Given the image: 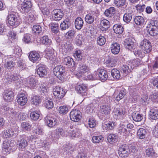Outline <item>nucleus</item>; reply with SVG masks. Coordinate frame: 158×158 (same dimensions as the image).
<instances>
[{
  "label": "nucleus",
  "instance_id": "1",
  "mask_svg": "<svg viewBox=\"0 0 158 158\" xmlns=\"http://www.w3.org/2000/svg\"><path fill=\"white\" fill-rule=\"evenodd\" d=\"M147 32L150 35L155 36L158 34V21L151 20L148 24L146 27Z\"/></svg>",
  "mask_w": 158,
  "mask_h": 158
},
{
  "label": "nucleus",
  "instance_id": "2",
  "mask_svg": "<svg viewBox=\"0 0 158 158\" xmlns=\"http://www.w3.org/2000/svg\"><path fill=\"white\" fill-rule=\"evenodd\" d=\"M31 138V136H28L25 135H20L17 137V144L19 149H23L28 145Z\"/></svg>",
  "mask_w": 158,
  "mask_h": 158
},
{
  "label": "nucleus",
  "instance_id": "3",
  "mask_svg": "<svg viewBox=\"0 0 158 158\" xmlns=\"http://www.w3.org/2000/svg\"><path fill=\"white\" fill-rule=\"evenodd\" d=\"M53 94L56 101L60 102L61 99L64 96L66 92L62 88L55 86L53 89Z\"/></svg>",
  "mask_w": 158,
  "mask_h": 158
},
{
  "label": "nucleus",
  "instance_id": "4",
  "mask_svg": "<svg viewBox=\"0 0 158 158\" xmlns=\"http://www.w3.org/2000/svg\"><path fill=\"white\" fill-rule=\"evenodd\" d=\"M22 2L21 4L20 11L23 13L27 14L31 10L32 3L31 0H20Z\"/></svg>",
  "mask_w": 158,
  "mask_h": 158
},
{
  "label": "nucleus",
  "instance_id": "5",
  "mask_svg": "<svg viewBox=\"0 0 158 158\" xmlns=\"http://www.w3.org/2000/svg\"><path fill=\"white\" fill-rule=\"evenodd\" d=\"M65 72L64 67L61 65L56 66L53 69L54 74L61 81L63 80L64 79V77Z\"/></svg>",
  "mask_w": 158,
  "mask_h": 158
},
{
  "label": "nucleus",
  "instance_id": "6",
  "mask_svg": "<svg viewBox=\"0 0 158 158\" xmlns=\"http://www.w3.org/2000/svg\"><path fill=\"white\" fill-rule=\"evenodd\" d=\"M139 47L146 53H149L152 49L151 42L148 40L145 39L140 42Z\"/></svg>",
  "mask_w": 158,
  "mask_h": 158
},
{
  "label": "nucleus",
  "instance_id": "7",
  "mask_svg": "<svg viewBox=\"0 0 158 158\" xmlns=\"http://www.w3.org/2000/svg\"><path fill=\"white\" fill-rule=\"evenodd\" d=\"M81 113L78 110H73L70 113L71 119L74 122H78L81 118Z\"/></svg>",
  "mask_w": 158,
  "mask_h": 158
},
{
  "label": "nucleus",
  "instance_id": "8",
  "mask_svg": "<svg viewBox=\"0 0 158 158\" xmlns=\"http://www.w3.org/2000/svg\"><path fill=\"white\" fill-rule=\"evenodd\" d=\"M78 67L77 71V75H79V77L85 76L86 73L89 71V68L85 64H80Z\"/></svg>",
  "mask_w": 158,
  "mask_h": 158
},
{
  "label": "nucleus",
  "instance_id": "9",
  "mask_svg": "<svg viewBox=\"0 0 158 158\" xmlns=\"http://www.w3.org/2000/svg\"><path fill=\"white\" fill-rule=\"evenodd\" d=\"M3 98L7 102L12 101L14 98V94L11 89H6L3 93Z\"/></svg>",
  "mask_w": 158,
  "mask_h": 158
},
{
  "label": "nucleus",
  "instance_id": "10",
  "mask_svg": "<svg viewBox=\"0 0 158 158\" xmlns=\"http://www.w3.org/2000/svg\"><path fill=\"white\" fill-rule=\"evenodd\" d=\"M135 42V39L131 37L126 39L124 41V47L132 51L134 48Z\"/></svg>",
  "mask_w": 158,
  "mask_h": 158
},
{
  "label": "nucleus",
  "instance_id": "11",
  "mask_svg": "<svg viewBox=\"0 0 158 158\" xmlns=\"http://www.w3.org/2000/svg\"><path fill=\"white\" fill-rule=\"evenodd\" d=\"M4 59L5 60V62L4 64V67L8 69H13L15 65L14 58L12 57L11 56H9L5 57L3 59V61Z\"/></svg>",
  "mask_w": 158,
  "mask_h": 158
},
{
  "label": "nucleus",
  "instance_id": "12",
  "mask_svg": "<svg viewBox=\"0 0 158 158\" xmlns=\"http://www.w3.org/2000/svg\"><path fill=\"white\" fill-rule=\"evenodd\" d=\"M52 19L53 20L58 21L60 20L64 16V13L60 9H55L53 10L52 13Z\"/></svg>",
  "mask_w": 158,
  "mask_h": 158
},
{
  "label": "nucleus",
  "instance_id": "13",
  "mask_svg": "<svg viewBox=\"0 0 158 158\" xmlns=\"http://www.w3.org/2000/svg\"><path fill=\"white\" fill-rule=\"evenodd\" d=\"M61 47L62 51L64 54L65 55L73 48L72 45L69 41L64 43L62 45Z\"/></svg>",
  "mask_w": 158,
  "mask_h": 158
},
{
  "label": "nucleus",
  "instance_id": "14",
  "mask_svg": "<svg viewBox=\"0 0 158 158\" xmlns=\"http://www.w3.org/2000/svg\"><path fill=\"white\" fill-rule=\"evenodd\" d=\"M46 57L52 61H56L57 58L54 53V50L52 49L48 48L45 51Z\"/></svg>",
  "mask_w": 158,
  "mask_h": 158
},
{
  "label": "nucleus",
  "instance_id": "15",
  "mask_svg": "<svg viewBox=\"0 0 158 158\" xmlns=\"http://www.w3.org/2000/svg\"><path fill=\"white\" fill-rule=\"evenodd\" d=\"M8 21L9 24L11 26H17L19 24L17 16L13 14H10L8 15Z\"/></svg>",
  "mask_w": 158,
  "mask_h": 158
},
{
  "label": "nucleus",
  "instance_id": "16",
  "mask_svg": "<svg viewBox=\"0 0 158 158\" xmlns=\"http://www.w3.org/2000/svg\"><path fill=\"white\" fill-rule=\"evenodd\" d=\"M70 131L68 128L64 127H60L56 130V135L57 137H59L60 135L64 136H67L68 133Z\"/></svg>",
  "mask_w": 158,
  "mask_h": 158
},
{
  "label": "nucleus",
  "instance_id": "17",
  "mask_svg": "<svg viewBox=\"0 0 158 158\" xmlns=\"http://www.w3.org/2000/svg\"><path fill=\"white\" fill-rule=\"evenodd\" d=\"M37 70V74L40 77H43L46 75L47 71L45 65L40 64L38 66Z\"/></svg>",
  "mask_w": 158,
  "mask_h": 158
},
{
  "label": "nucleus",
  "instance_id": "18",
  "mask_svg": "<svg viewBox=\"0 0 158 158\" xmlns=\"http://www.w3.org/2000/svg\"><path fill=\"white\" fill-rule=\"evenodd\" d=\"M114 117L117 119L122 118L125 114V112L122 108H115L113 110Z\"/></svg>",
  "mask_w": 158,
  "mask_h": 158
},
{
  "label": "nucleus",
  "instance_id": "19",
  "mask_svg": "<svg viewBox=\"0 0 158 158\" xmlns=\"http://www.w3.org/2000/svg\"><path fill=\"white\" fill-rule=\"evenodd\" d=\"M110 111V107L108 105H103L101 107V113L106 118H109Z\"/></svg>",
  "mask_w": 158,
  "mask_h": 158
},
{
  "label": "nucleus",
  "instance_id": "20",
  "mask_svg": "<svg viewBox=\"0 0 158 158\" xmlns=\"http://www.w3.org/2000/svg\"><path fill=\"white\" fill-rule=\"evenodd\" d=\"M30 60L33 62H35L40 60V56L39 54L35 51L31 52L28 56Z\"/></svg>",
  "mask_w": 158,
  "mask_h": 158
},
{
  "label": "nucleus",
  "instance_id": "21",
  "mask_svg": "<svg viewBox=\"0 0 158 158\" xmlns=\"http://www.w3.org/2000/svg\"><path fill=\"white\" fill-rule=\"evenodd\" d=\"M27 97L24 94H20L18 96L17 102L21 106H24L27 102Z\"/></svg>",
  "mask_w": 158,
  "mask_h": 158
},
{
  "label": "nucleus",
  "instance_id": "22",
  "mask_svg": "<svg viewBox=\"0 0 158 158\" xmlns=\"http://www.w3.org/2000/svg\"><path fill=\"white\" fill-rule=\"evenodd\" d=\"M110 27L109 21L106 19L102 20L100 22V29L102 31L107 30Z\"/></svg>",
  "mask_w": 158,
  "mask_h": 158
},
{
  "label": "nucleus",
  "instance_id": "23",
  "mask_svg": "<svg viewBox=\"0 0 158 158\" xmlns=\"http://www.w3.org/2000/svg\"><path fill=\"white\" fill-rule=\"evenodd\" d=\"M98 71V76L99 77V80L102 81L106 80L108 77L107 72L102 69H99Z\"/></svg>",
  "mask_w": 158,
  "mask_h": 158
},
{
  "label": "nucleus",
  "instance_id": "24",
  "mask_svg": "<svg viewBox=\"0 0 158 158\" xmlns=\"http://www.w3.org/2000/svg\"><path fill=\"white\" fill-rule=\"evenodd\" d=\"M77 92L82 95H84L87 90V87L84 84L78 85L76 87Z\"/></svg>",
  "mask_w": 158,
  "mask_h": 158
},
{
  "label": "nucleus",
  "instance_id": "25",
  "mask_svg": "<svg viewBox=\"0 0 158 158\" xmlns=\"http://www.w3.org/2000/svg\"><path fill=\"white\" fill-rule=\"evenodd\" d=\"M110 48L111 52L114 54H117L119 52L120 46L119 44L117 43L112 44Z\"/></svg>",
  "mask_w": 158,
  "mask_h": 158
},
{
  "label": "nucleus",
  "instance_id": "26",
  "mask_svg": "<svg viewBox=\"0 0 158 158\" xmlns=\"http://www.w3.org/2000/svg\"><path fill=\"white\" fill-rule=\"evenodd\" d=\"M45 120L47 125L49 127H52L57 124L56 120L55 118L46 117Z\"/></svg>",
  "mask_w": 158,
  "mask_h": 158
},
{
  "label": "nucleus",
  "instance_id": "27",
  "mask_svg": "<svg viewBox=\"0 0 158 158\" xmlns=\"http://www.w3.org/2000/svg\"><path fill=\"white\" fill-rule=\"evenodd\" d=\"M19 78L17 77H14L12 74L7 73L5 75L4 80L6 82L10 83L13 81L17 80Z\"/></svg>",
  "mask_w": 158,
  "mask_h": 158
},
{
  "label": "nucleus",
  "instance_id": "28",
  "mask_svg": "<svg viewBox=\"0 0 158 158\" xmlns=\"http://www.w3.org/2000/svg\"><path fill=\"white\" fill-rule=\"evenodd\" d=\"M70 26V22L69 19H66L61 23L60 27L61 31H64L68 29Z\"/></svg>",
  "mask_w": 158,
  "mask_h": 158
},
{
  "label": "nucleus",
  "instance_id": "29",
  "mask_svg": "<svg viewBox=\"0 0 158 158\" xmlns=\"http://www.w3.org/2000/svg\"><path fill=\"white\" fill-rule=\"evenodd\" d=\"M14 134L13 131L11 129L4 130L2 133V136L5 138H9L13 136Z\"/></svg>",
  "mask_w": 158,
  "mask_h": 158
},
{
  "label": "nucleus",
  "instance_id": "30",
  "mask_svg": "<svg viewBox=\"0 0 158 158\" xmlns=\"http://www.w3.org/2000/svg\"><path fill=\"white\" fill-rule=\"evenodd\" d=\"M84 22L80 17L77 18L75 21V24L76 28L78 30L81 29L83 26Z\"/></svg>",
  "mask_w": 158,
  "mask_h": 158
},
{
  "label": "nucleus",
  "instance_id": "31",
  "mask_svg": "<svg viewBox=\"0 0 158 158\" xmlns=\"http://www.w3.org/2000/svg\"><path fill=\"white\" fill-rule=\"evenodd\" d=\"M147 132L145 129L140 128L137 132V136L140 139H143L145 137Z\"/></svg>",
  "mask_w": 158,
  "mask_h": 158
},
{
  "label": "nucleus",
  "instance_id": "32",
  "mask_svg": "<svg viewBox=\"0 0 158 158\" xmlns=\"http://www.w3.org/2000/svg\"><path fill=\"white\" fill-rule=\"evenodd\" d=\"M36 82V79L32 77H29L27 79V85L31 88H34L35 86Z\"/></svg>",
  "mask_w": 158,
  "mask_h": 158
},
{
  "label": "nucleus",
  "instance_id": "33",
  "mask_svg": "<svg viewBox=\"0 0 158 158\" xmlns=\"http://www.w3.org/2000/svg\"><path fill=\"white\" fill-rule=\"evenodd\" d=\"M118 132L120 135H123L127 133L128 131L126 129L125 124H124L123 123H121L120 126L118 128Z\"/></svg>",
  "mask_w": 158,
  "mask_h": 158
},
{
  "label": "nucleus",
  "instance_id": "34",
  "mask_svg": "<svg viewBox=\"0 0 158 158\" xmlns=\"http://www.w3.org/2000/svg\"><path fill=\"white\" fill-rule=\"evenodd\" d=\"M149 117L153 120L158 119V110L154 109H151L149 113Z\"/></svg>",
  "mask_w": 158,
  "mask_h": 158
},
{
  "label": "nucleus",
  "instance_id": "35",
  "mask_svg": "<svg viewBox=\"0 0 158 158\" xmlns=\"http://www.w3.org/2000/svg\"><path fill=\"white\" fill-rule=\"evenodd\" d=\"M134 21L137 25L141 26L143 25L145 22L143 17L140 16H136L134 19Z\"/></svg>",
  "mask_w": 158,
  "mask_h": 158
},
{
  "label": "nucleus",
  "instance_id": "36",
  "mask_svg": "<svg viewBox=\"0 0 158 158\" xmlns=\"http://www.w3.org/2000/svg\"><path fill=\"white\" fill-rule=\"evenodd\" d=\"M32 31L35 34H42L44 31L42 30L41 27L38 25H34L33 27Z\"/></svg>",
  "mask_w": 158,
  "mask_h": 158
},
{
  "label": "nucleus",
  "instance_id": "37",
  "mask_svg": "<svg viewBox=\"0 0 158 158\" xmlns=\"http://www.w3.org/2000/svg\"><path fill=\"white\" fill-rule=\"evenodd\" d=\"M115 12V8L114 7H110L105 11L104 14L108 17H111L114 15Z\"/></svg>",
  "mask_w": 158,
  "mask_h": 158
},
{
  "label": "nucleus",
  "instance_id": "38",
  "mask_svg": "<svg viewBox=\"0 0 158 158\" xmlns=\"http://www.w3.org/2000/svg\"><path fill=\"white\" fill-rule=\"evenodd\" d=\"M68 129L70 131L68 133V136H69L72 137H77L79 136V133L77 130L76 129H73L70 128H68Z\"/></svg>",
  "mask_w": 158,
  "mask_h": 158
},
{
  "label": "nucleus",
  "instance_id": "39",
  "mask_svg": "<svg viewBox=\"0 0 158 158\" xmlns=\"http://www.w3.org/2000/svg\"><path fill=\"white\" fill-rule=\"evenodd\" d=\"M113 29L115 33L119 34H122L123 31L122 26L119 24L114 25L113 27Z\"/></svg>",
  "mask_w": 158,
  "mask_h": 158
},
{
  "label": "nucleus",
  "instance_id": "40",
  "mask_svg": "<svg viewBox=\"0 0 158 158\" xmlns=\"http://www.w3.org/2000/svg\"><path fill=\"white\" fill-rule=\"evenodd\" d=\"M12 149V146L9 143L6 141L3 142L2 146V150L3 152L6 153L10 152Z\"/></svg>",
  "mask_w": 158,
  "mask_h": 158
},
{
  "label": "nucleus",
  "instance_id": "41",
  "mask_svg": "<svg viewBox=\"0 0 158 158\" xmlns=\"http://www.w3.org/2000/svg\"><path fill=\"white\" fill-rule=\"evenodd\" d=\"M22 54V50L19 47L17 46L14 47L13 54L15 57L19 58L21 56Z\"/></svg>",
  "mask_w": 158,
  "mask_h": 158
},
{
  "label": "nucleus",
  "instance_id": "42",
  "mask_svg": "<svg viewBox=\"0 0 158 158\" xmlns=\"http://www.w3.org/2000/svg\"><path fill=\"white\" fill-rule=\"evenodd\" d=\"M40 112L37 110L31 112L30 117L31 119L34 121H36L38 119L40 118Z\"/></svg>",
  "mask_w": 158,
  "mask_h": 158
},
{
  "label": "nucleus",
  "instance_id": "43",
  "mask_svg": "<svg viewBox=\"0 0 158 158\" xmlns=\"http://www.w3.org/2000/svg\"><path fill=\"white\" fill-rule=\"evenodd\" d=\"M7 111V113L10 114H11L13 117H17L19 115L20 112H16L12 109L6 107L4 109Z\"/></svg>",
  "mask_w": 158,
  "mask_h": 158
},
{
  "label": "nucleus",
  "instance_id": "44",
  "mask_svg": "<svg viewBox=\"0 0 158 158\" xmlns=\"http://www.w3.org/2000/svg\"><path fill=\"white\" fill-rule=\"evenodd\" d=\"M133 120L136 122L140 121L143 119V116L137 112H133L132 114Z\"/></svg>",
  "mask_w": 158,
  "mask_h": 158
},
{
  "label": "nucleus",
  "instance_id": "45",
  "mask_svg": "<svg viewBox=\"0 0 158 158\" xmlns=\"http://www.w3.org/2000/svg\"><path fill=\"white\" fill-rule=\"evenodd\" d=\"M40 42L46 45H48L51 44V41L47 36H44L40 39Z\"/></svg>",
  "mask_w": 158,
  "mask_h": 158
},
{
  "label": "nucleus",
  "instance_id": "46",
  "mask_svg": "<svg viewBox=\"0 0 158 158\" xmlns=\"http://www.w3.org/2000/svg\"><path fill=\"white\" fill-rule=\"evenodd\" d=\"M111 75L114 78L117 79H119L121 76L119 71L115 69L111 70Z\"/></svg>",
  "mask_w": 158,
  "mask_h": 158
},
{
  "label": "nucleus",
  "instance_id": "47",
  "mask_svg": "<svg viewBox=\"0 0 158 158\" xmlns=\"http://www.w3.org/2000/svg\"><path fill=\"white\" fill-rule=\"evenodd\" d=\"M120 71L123 74L124 76L126 75L128 73L131 72V69L128 66L124 65L121 67Z\"/></svg>",
  "mask_w": 158,
  "mask_h": 158
},
{
  "label": "nucleus",
  "instance_id": "48",
  "mask_svg": "<svg viewBox=\"0 0 158 158\" xmlns=\"http://www.w3.org/2000/svg\"><path fill=\"white\" fill-rule=\"evenodd\" d=\"M73 56L76 60L79 61L81 60L83 57V54L80 50L76 51L73 54Z\"/></svg>",
  "mask_w": 158,
  "mask_h": 158
},
{
  "label": "nucleus",
  "instance_id": "49",
  "mask_svg": "<svg viewBox=\"0 0 158 158\" xmlns=\"http://www.w3.org/2000/svg\"><path fill=\"white\" fill-rule=\"evenodd\" d=\"M83 41V39L81 35L78 34L76 36L75 40V44L77 45L80 46L82 44Z\"/></svg>",
  "mask_w": 158,
  "mask_h": 158
},
{
  "label": "nucleus",
  "instance_id": "50",
  "mask_svg": "<svg viewBox=\"0 0 158 158\" xmlns=\"http://www.w3.org/2000/svg\"><path fill=\"white\" fill-rule=\"evenodd\" d=\"M41 102V98L40 96H35L33 97L31 99V103L35 105H38Z\"/></svg>",
  "mask_w": 158,
  "mask_h": 158
},
{
  "label": "nucleus",
  "instance_id": "51",
  "mask_svg": "<svg viewBox=\"0 0 158 158\" xmlns=\"http://www.w3.org/2000/svg\"><path fill=\"white\" fill-rule=\"evenodd\" d=\"M64 64L70 66L72 65V63L74 64V61L73 59L68 56L64 58Z\"/></svg>",
  "mask_w": 158,
  "mask_h": 158
},
{
  "label": "nucleus",
  "instance_id": "52",
  "mask_svg": "<svg viewBox=\"0 0 158 158\" xmlns=\"http://www.w3.org/2000/svg\"><path fill=\"white\" fill-rule=\"evenodd\" d=\"M118 136L114 134H110L108 136V140L110 143H115L117 141Z\"/></svg>",
  "mask_w": 158,
  "mask_h": 158
},
{
  "label": "nucleus",
  "instance_id": "53",
  "mask_svg": "<svg viewBox=\"0 0 158 158\" xmlns=\"http://www.w3.org/2000/svg\"><path fill=\"white\" fill-rule=\"evenodd\" d=\"M97 41L98 45L102 46L105 43L106 39L104 36L100 35L97 38Z\"/></svg>",
  "mask_w": 158,
  "mask_h": 158
},
{
  "label": "nucleus",
  "instance_id": "54",
  "mask_svg": "<svg viewBox=\"0 0 158 158\" xmlns=\"http://www.w3.org/2000/svg\"><path fill=\"white\" fill-rule=\"evenodd\" d=\"M51 28L52 32L56 34L57 33L59 30L58 24L53 23L51 25Z\"/></svg>",
  "mask_w": 158,
  "mask_h": 158
},
{
  "label": "nucleus",
  "instance_id": "55",
  "mask_svg": "<svg viewBox=\"0 0 158 158\" xmlns=\"http://www.w3.org/2000/svg\"><path fill=\"white\" fill-rule=\"evenodd\" d=\"M85 21L88 24H92L94 20V17L93 15L91 14H88L86 15Z\"/></svg>",
  "mask_w": 158,
  "mask_h": 158
},
{
  "label": "nucleus",
  "instance_id": "56",
  "mask_svg": "<svg viewBox=\"0 0 158 158\" xmlns=\"http://www.w3.org/2000/svg\"><path fill=\"white\" fill-rule=\"evenodd\" d=\"M132 19V15L130 13H125L123 16V20L126 23L130 22Z\"/></svg>",
  "mask_w": 158,
  "mask_h": 158
},
{
  "label": "nucleus",
  "instance_id": "57",
  "mask_svg": "<svg viewBox=\"0 0 158 158\" xmlns=\"http://www.w3.org/2000/svg\"><path fill=\"white\" fill-rule=\"evenodd\" d=\"M149 100V99L147 96L143 95L142 96L140 101L142 105H146L148 104Z\"/></svg>",
  "mask_w": 158,
  "mask_h": 158
},
{
  "label": "nucleus",
  "instance_id": "58",
  "mask_svg": "<svg viewBox=\"0 0 158 158\" xmlns=\"http://www.w3.org/2000/svg\"><path fill=\"white\" fill-rule=\"evenodd\" d=\"M33 132L36 135H42L43 134L42 129L38 125L33 130Z\"/></svg>",
  "mask_w": 158,
  "mask_h": 158
},
{
  "label": "nucleus",
  "instance_id": "59",
  "mask_svg": "<svg viewBox=\"0 0 158 158\" xmlns=\"http://www.w3.org/2000/svg\"><path fill=\"white\" fill-rule=\"evenodd\" d=\"M125 91V90L120 91L116 97L115 99L118 102L123 98L126 94Z\"/></svg>",
  "mask_w": 158,
  "mask_h": 158
},
{
  "label": "nucleus",
  "instance_id": "60",
  "mask_svg": "<svg viewBox=\"0 0 158 158\" xmlns=\"http://www.w3.org/2000/svg\"><path fill=\"white\" fill-rule=\"evenodd\" d=\"M69 111L68 107L65 106H60L59 108V112L60 114H65Z\"/></svg>",
  "mask_w": 158,
  "mask_h": 158
},
{
  "label": "nucleus",
  "instance_id": "61",
  "mask_svg": "<svg viewBox=\"0 0 158 158\" xmlns=\"http://www.w3.org/2000/svg\"><path fill=\"white\" fill-rule=\"evenodd\" d=\"M126 2V0H114V3L117 6L119 7L123 6Z\"/></svg>",
  "mask_w": 158,
  "mask_h": 158
},
{
  "label": "nucleus",
  "instance_id": "62",
  "mask_svg": "<svg viewBox=\"0 0 158 158\" xmlns=\"http://www.w3.org/2000/svg\"><path fill=\"white\" fill-rule=\"evenodd\" d=\"M45 106L48 109H51L53 107L54 105L52 101L51 100H46L44 103Z\"/></svg>",
  "mask_w": 158,
  "mask_h": 158
},
{
  "label": "nucleus",
  "instance_id": "63",
  "mask_svg": "<svg viewBox=\"0 0 158 158\" xmlns=\"http://www.w3.org/2000/svg\"><path fill=\"white\" fill-rule=\"evenodd\" d=\"M21 127L24 131H29L31 130V125L27 122H23L22 123Z\"/></svg>",
  "mask_w": 158,
  "mask_h": 158
},
{
  "label": "nucleus",
  "instance_id": "64",
  "mask_svg": "<svg viewBox=\"0 0 158 158\" xmlns=\"http://www.w3.org/2000/svg\"><path fill=\"white\" fill-rule=\"evenodd\" d=\"M131 67L133 69L134 67L138 66L141 64V61L139 59H135L133 60L131 62Z\"/></svg>",
  "mask_w": 158,
  "mask_h": 158
}]
</instances>
